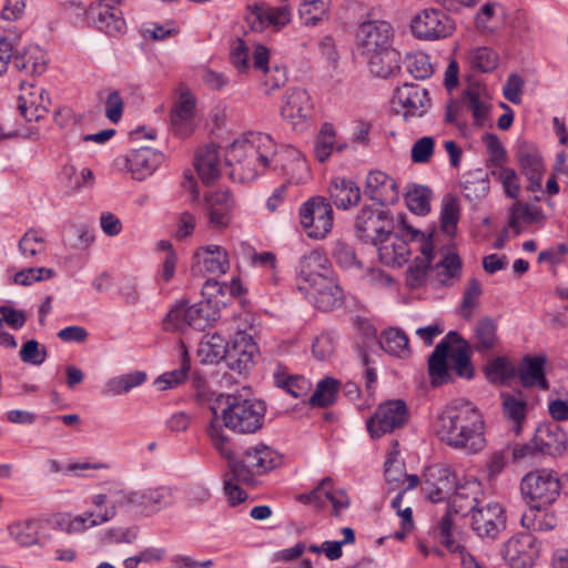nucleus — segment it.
<instances>
[{
	"instance_id": "9d476101",
	"label": "nucleus",
	"mask_w": 568,
	"mask_h": 568,
	"mask_svg": "<svg viewBox=\"0 0 568 568\" xmlns=\"http://www.w3.org/2000/svg\"><path fill=\"white\" fill-rule=\"evenodd\" d=\"M408 420V410L404 400H386L377 407L375 414L367 419L366 426L373 438L402 428Z\"/></svg>"
},
{
	"instance_id": "a19ab883",
	"label": "nucleus",
	"mask_w": 568,
	"mask_h": 568,
	"mask_svg": "<svg viewBox=\"0 0 568 568\" xmlns=\"http://www.w3.org/2000/svg\"><path fill=\"white\" fill-rule=\"evenodd\" d=\"M450 362L454 372L463 378L470 379L474 376V366L470 361L473 352L470 344L462 337V341L453 345Z\"/></svg>"
},
{
	"instance_id": "f704fd0d",
	"label": "nucleus",
	"mask_w": 568,
	"mask_h": 568,
	"mask_svg": "<svg viewBox=\"0 0 568 568\" xmlns=\"http://www.w3.org/2000/svg\"><path fill=\"white\" fill-rule=\"evenodd\" d=\"M278 154L282 156V162L277 163V169L287 174L291 182L298 184L308 179V164L297 150L286 148L278 151Z\"/></svg>"
},
{
	"instance_id": "cd10ccee",
	"label": "nucleus",
	"mask_w": 568,
	"mask_h": 568,
	"mask_svg": "<svg viewBox=\"0 0 568 568\" xmlns=\"http://www.w3.org/2000/svg\"><path fill=\"white\" fill-rule=\"evenodd\" d=\"M206 210L212 226L223 229L231 222V212L234 209V200L229 191H216L206 195Z\"/></svg>"
},
{
	"instance_id": "49530a36",
	"label": "nucleus",
	"mask_w": 568,
	"mask_h": 568,
	"mask_svg": "<svg viewBox=\"0 0 568 568\" xmlns=\"http://www.w3.org/2000/svg\"><path fill=\"white\" fill-rule=\"evenodd\" d=\"M145 373L136 371L111 378L105 385V392L110 395H120L130 392L144 383Z\"/></svg>"
},
{
	"instance_id": "c9c22d12",
	"label": "nucleus",
	"mask_w": 568,
	"mask_h": 568,
	"mask_svg": "<svg viewBox=\"0 0 568 568\" xmlns=\"http://www.w3.org/2000/svg\"><path fill=\"white\" fill-rule=\"evenodd\" d=\"M329 197L341 209L356 205L361 200V190L355 182L346 179H335L329 189Z\"/></svg>"
},
{
	"instance_id": "37998d69",
	"label": "nucleus",
	"mask_w": 568,
	"mask_h": 568,
	"mask_svg": "<svg viewBox=\"0 0 568 568\" xmlns=\"http://www.w3.org/2000/svg\"><path fill=\"white\" fill-rule=\"evenodd\" d=\"M344 298V292L336 278L322 274V312H331L342 307Z\"/></svg>"
},
{
	"instance_id": "e2e57ef3",
	"label": "nucleus",
	"mask_w": 568,
	"mask_h": 568,
	"mask_svg": "<svg viewBox=\"0 0 568 568\" xmlns=\"http://www.w3.org/2000/svg\"><path fill=\"white\" fill-rule=\"evenodd\" d=\"M398 219H399V224L402 226V230L406 232L404 234V236H409L410 240H418V239H420V241H422L420 252L423 254V257H417L416 260H418V261H427V264L432 265L433 244L428 240L425 239V235L422 232H419L418 230L412 227L410 225H408L406 223V217H405L404 214H400L398 216Z\"/></svg>"
},
{
	"instance_id": "dca6fc26",
	"label": "nucleus",
	"mask_w": 568,
	"mask_h": 568,
	"mask_svg": "<svg viewBox=\"0 0 568 568\" xmlns=\"http://www.w3.org/2000/svg\"><path fill=\"white\" fill-rule=\"evenodd\" d=\"M501 555L511 568H531L539 557V544L531 534H519L504 544Z\"/></svg>"
},
{
	"instance_id": "c03bdc74",
	"label": "nucleus",
	"mask_w": 568,
	"mask_h": 568,
	"mask_svg": "<svg viewBox=\"0 0 568 568\" xmlns=\"http://www.w3.org/2000/svg\"><path fill=\"white\" fill-rule=\"evenodd\" d=\"M542 219L544 214L539 207L530 209L521 202H516L511 210L509 227L515 230L516 235H519L523 224L537 223Z\"/></svg>"
},
{
	"instance_id": "13d9d810",
	"label": "nucleus",
	"mask_w": 568,
	"mask_h": 568,
	"mask_svg": "<svg viewBox=\"0 0 568 568\" xmlns=\"http://www.w3.org/2000/svg\"><path fill=\"white\" fill-rule=\"evenodd\" d=\"M19 355L23 363L41 365L48 356V351L38 341L29 339L22 345Z\"/></svg>"
},
{
	"instance_id": "393cba45",
	"label": "nucleus",
	"mask_w": 568,
	"mask_h": 568,
	"mask_svg": "<svg viewBox=\"0 0 568 568\" xmlns=\"http://www.w3.org/2000/svg\"><path fill=\"white\" fill-rule=\"evenodd\" d=\"M281 114L297 129L302 121L313 115V103L310 94L303 89H293L286 92L281 108Z\"/></svg>"
},
{
	"instance_id": "f03ea898",
	"label": "nucleus",
	"mask_w": 568,
	"mask_h": 568,
	"mask_svg": "<svg viewBox=\"0 0 568 568\" xmlns=\"http://www.w3.org/2000/svg\"><path fill=\"white\" fill-rule=\"evenodd\" d=\"M437 433L448 446L468 453H478L486 445L483 416L466 400L455 402L444 409Z\"/></svg>"
},
{
	"instance_id": "bb28decb",
	"label": "nucleus",
	"mask_w": 568,
	"mask_h": 568,
	"mask_svg": "<svg viewBox=\"0 0 568 568\" xmlns=\"http://www.w3.org/2000/svg\"><path fill=\"white\" fill-rule=\"evenodd\" d=\"M163 159L164 155L161 152L143 146L128 154L126 164L133 178L143 181L156 170Z\"/></svg>"
},
{
	"instance_id": "338daca9",
	"label": "nucleus",
	"mask_w": 568,
	"mask_h": 568,
	"mask_svg": "<svg viewBox=\"0 0 568 568\" xmlns=\"http://www.w3.org/2000/svg\"><path fill=\"white\" fill-rule=\"evenodd\" d=\"M459 220V205L456 199H448L442 210L440 224L446 234H453Z\"/></svg>"
},
{
	"instance_id": "c756f323",
	"label": "nucleus",
	"mask_w": 568,
	"mask_h": 568,
	"mask_svg": "<svg viewBox=\"0 0 568 568\" xmlns=\"http://www.w3.org/2000/svg\"><path fill=\"white\" fill-rule=\"evenodd\" d=\"M194 166L203 183L215 182L221 174V158L217 146L209 144L199 148L194 158Z\"/></svg>"
},
{
	"instance_id": "4c0bfd02",
	"label": "nucleus",
	"mask_w": 568,
	"mask_h": 568,
	"mask_svg": "<svg viewBox=\"0 0 568 568\" xmlns=\"http://www.w3.org/2000/svg\"><path fill=\"white\" fill-rule=\"evenodd\" d=\"M227 344L220 334L205 335L199 344L197 355L202 363L213 364L226 359Z\"/></svg>"
},
{
	"instance_id": "0e129e2a",
	"label": "nucleus",
	"mask_w": 568,
	"mask_h": 568,
	"mask_svg": "<svg viewBox=\"0 0 568 568\" xmlns=\"http://www.w3.org/2000/svg\"><path fill=\"white\" fill-rule=\"evenodd\" d=\"M101 514L102 513L94 515L92 511H85L82 515L75 516L73 518H62L58 524L67 534H80L83 532L88 527H92V520L99 519V515Z\"/></svg>"
},
{
	"instance_id": "3c124183",
	"label": "nucleus",
	"mask_w": 568,
	"mask_h": 568,
	"mask_svg": "<svg viewBox=\"0 0 568 568\" xmlns=\"http://www.w3.org/2000/svg\"><path fill=\"white\" fill-rule=\"evenodd\" d=\"M187 302H178L168 313L163 320V328L168 332H181L183 333L190 327L189 318L186 317Z\"/></svg>"
},
{
	"instance_id": "aec40b11",
	"label": "nucleus",
	"mask_w": 568,
	"mask_h": 568,
	"mask_svg": "<svg viewBox=\"0 0 568 568\" xmlns=\"http://www.w3.org/2000/svg\"><path fill=\"white\" fill-rule=\"evenodd\" d=\"M50 99L43 88L22 81L20 84L18 110L27 121H39L48 113Z\"/></svg>"
},
{
	"instance_id": "0eeeda50",
	"label": "nucleus",
	"mask_w": 568,
	"mask_h": 568,
	"mask_svg": "<svg viewBox=\"0 0 568 568\" xmlns=\"http://www.w3.org/2000/svg\"><path fill=\"white\" fill-rule=\"evenodd\" d=\"M564 489V479L549 468H539L527 473L520 483V491L524 499L534 509L545 508L560 495Z\"/></svg>"
},
{
	"instance_id": "f257e3e1",
	"label": "nucleus",
	"mask_w": 568,
	"mask_h": 568,
	"mask_svg": "<svg viewBox=\"0 0 568 568\" xmlns=\"http://www.w3.org/2000/svg\"><path fill=\"white\" fill-rule=\"evenodd\" d=\"M281 158L273 139L261 132L235 140L225 152L230 178L240 183L255 180L266 169L277 170Z\"/></svg>"
},
{
	"instance_id": "b1692460",
	"label": "nucleus",
	"mask_w": 568,
	"mask_h": 568,
	"mask_svg": "<svg viewBox=\"0 0 568 568\" xmlns=\"http://www.w3.org/2000/svg\"><path fill=\"white\" fill-rule=\"evenodd\" d=\"M320 277V252L311 251L302 256L298 272L297 288L313 304L318 302L320 288L317 282Z\"/></svg>"
},
{
	"instance_id": "774afa93",
	"label": "nucleus",
	"mask_w": 568,
	"mask_h": 568,
	"mask_svg": "<svg viewBox=\"0 0 568 568\" xmlns=\"http://www.w3.org/2000/svg\"><path fill=\"white\" fill-rule=\"evenodd\" d=\"M435 140L432 136L418 139L412 146L410 158L413 163H428L434 154Z\"/></svg>"
},
{
	"instance_id": "473e14b6",
	"label": "nucleus",
	"mask_w": 568,
	"mask_h": 568,
	"mask_svg": "<svg viewBox=\"0 0 568 568\" xmlns=\"http://www.w3.org/2000/svg\"><path fill=\"white\" fill-rule=\"evenodd\" d=\"M12 58L13 68L27 75H41L47 70L45 54L38 45L23 48Z\"/></svg>"
},
{
	"instance_id": "4468645a",
	"label": "nucleus",
	"mask_w": 568,
	"mask_h": 568,
	"mask_svg": "<svg viewBox=\"0 0 568 568\" xmlns=\"http://www.w3.org/2000/svg\"><path fill=\"white\" fill-rule=\"evenodd\" d=\"M471 515V529L483 540L494 541L506 529V515L498 503L478 507Z\"/></svg>"
},
{
	"instance_id": "2eb2a0df",
	"label": "nucleus",
	"mask_w": 568,
	"mask_h": 568,
	"mask_svg": "<svg viewBox=\"0 0 568 568\" xmlns=\"http://www.w3.org/2000/svg\"><path fill=\"white\" fill-rule=\"evenodd\" d=\"M457 480L458 476L450 468L432 465L423 474L422 490L428 500L439 503L450 498Z\"/></svg>"
},
{
	"instance_id": "603ef678",
	"label": "nucleus",
	"mask_w": 568,
	"mask_h": 568,
	"mask_svg": "<svg viewBox=\"0 0 568 568\" xmlns=\"http://www.w3.org/2000/svg\"><path fill=\"white\" fill-rule=\"evenodd\" d=\"M469 61L474 69L481 72H490L498 65V54L487 47L476 48L469 54Z\"/></svg>"
},
{
	"instance_id": "bf43d9fd",
	"label": "nucleus",
	"mask_w": 568,
	"mask_h": 568,
	"mask_svg": "<svg viewBox=\"0 0 568 568\" xmlns=\"http://www.w3.org/2000/svg\"><path fill=\"white\" fill-rule=\"evenodd\" d=\"M329 255L336 264L344 268H349L357 263L353 248L341 240H336L331 244Z\"/></svg>"
},
{
	"instance_id": "a18cd8bd",
	"label": "nucleus",
	"mask_w": 568,
	"mask_h": 568,
	"mask_svg": "<svg viewBox=\"0 0 568 568\" xmlns=\"http://www.w3.org/2000/svg\"><path fill=\"white\" fill-rule=\"evenodd\" d=\"M320 209V196L315 195L303 202L298 209V221L301 227L310 239L317 240L320 232L314 226L315 212Z\"/></svg>"
},
{
	"instance_id": "2f4dec72",
	"label": "nucleus",
	"mask_w": 568,
	"mask_h": 568,
	"mask_svg": "<svg viewBox=\"0 0 568 568\" xmlns=\"http://www.w3.org/2000/svg\"><path fill=\"white\" fill-rule=\"evenodd\" d=\"M372 74L386 79L399 70L400 54L392 47L363 58Z\"/></svg>"
},
{
	"instance_id": "ea45409f",
	"label": "nucleus",
	"mask_w": 568,
	"mask_h": 568,
	"mask_svg": "<svg viewBox=\"0 0 568 568\" xmlns=\"http://www.w3.org/2000/svg\"><path fill=\"white\" fill-rule=\"evenodd\" d=\"M381 347L388 354L405 358L409 356L408 337L404 331L389 327L382 333Z\"/></svg>"
},
{
	"instance_id": "4d7b16f0",
	"label": "nucleus",
	"mask_w": 568,
	"mask_h": 568,
	"mask_svg": "<svg viewBox=\"0 0 568 568\" xmlns=\"http://www.w3.org/2000/svg\"><path fill=\"white\" fill-rule=\"evenodd\" d=\"M44 240L34 230L27 231L19 241V251L24 257H33L44 251Z\"/></svg>"
},
{
	"instance_id": "09e8293b",
	"label": "nucleus",
	"mask_w": 568,
	"mask_h": 568,
	"mask_svg": "<svg viewBox=\"0 0 568 568\" xmlns=\"http://www.w3.org/2000/svg\"><path fill=\"white\" fill-rule=\"evenodd\" d=\"M430 190L427 186L414 185L405 195L409 211L418 215H425L430 211Z\"/></svg>"
},
{
	"instance_id": "f8f14e48",
	"label": "nucleus",
	"mask_w": 568,
	"mask_h": 568,
	"mask_svg": "<svg viewBox=\"0 0 568 568\" xmlns=\"http://www.w3.org/2000/svg\"><path fill=\"white\" fill-rule=\"evenodd\" d=\"M392 103L397 114H400L405 121H410L426 114L432 100L426 89L418 84L405 83L396 90Z\"/></svg>"
},
{
	"instance_id": "ddd939ff",
	"label": "nucleus",
	"mask_w": 568,
	"mask_h": 568,
	"mask_svg": "<svg viewBox=\"0 0 568 568\" xmlns=\"http://www.w3.org/2000/svg\"><path fill=\"white\" fill-rule=\"evenodd\" d=\"M393 28L386 21L362 22L356 31V51L364 58L392 47Z\"/></svg>"
},
{
	"instance_id": "9b49d317",
	"label": "nucleus",
	"mask_w": 568,
	"mask_h": 568,
	"mask_svg": "<svg viewBox=\"0 0 568 568\" xmlns=\"http://www.w3.org/2000/svg\"><path fill=\"white\" fill-rule=\"evenodd\" d=\"M413 34L422 40H439L453 34L454 20L438 9H425L412 20Z\"/></svg>"
},
{
	"instance_id": "5701e85b",
	"label": "nucleus",
	"mask_w": 568,
	"mask_h": 568,
	"mask_svg": "<svg viewBox=\"0 0 568 568\" xmlns=\"http://www.w3.org/2000/svg\"><path fill=\"white\" fill-rule=\"evenodd\" d=\"M364 193L382 205L394 204L398 201L397 182L382 171H371L366 178Z\"/></svg>"
},
{
	"instance_id": "8fccbe9b",
	"label": "nucleus",
	"mask_w": 568,
	"mask_h": 568,
	"mask_svg": "<svg viewBox=\"0 0 568 568\" xmlns=\"http://www.w3.org/2000/svg\"><path fill=\"white\" fill-rule=\"evenodd\" d=\"M10 536L21 546L28 547L38 542V526L34 520L17 521L8 527Z\"/></svg>"
},
{
	"instance_id": "c85d7f7f",
	"label": "nucleus",
	"mask_w": 568,
	"mask_h": 568,
	"mask_svg": "<svg viewBox=\"0 0 568 568\" xmlns=\"http://www.w3.org/2000/svg\"><path fill=\"white\" fill-rule=\"evenodd\" d=\"M460 106L471 112L473 124L479 128L485 125L491 109L485 99L484 89L478 83L470 84L464 90Z\"/></svg>"
},
{
	"instance_id": "5fc2aeb1",
	"label": "nucleus",
	"mask_w": 568,
	"mask_h": 568,
	"mask_svg": "<svg viewBox=\"0 0 568 568\" xmlns=\"http://www.w3.org/2000/svg\"><path fill=\"white\" fill-rule=\"evenodd\" d=\"M483 142L489 153L488 168L491 170H496L500 166H504V163L506 162L507 159L506 150L503 146L499 139L497 138V135L493 133H486L483 135Z\"/></svg>"
},
{
	"instance_id": "a878e982",
	"label": "nucleus",
	"mask_w": 568,
	"mask_h": 568,
	"mask_svg": "<svg viewBox=\"0 0 568 568\" xmlns=\"http://www.w3.org/2000/svg\"><path fill=\"white\" fill-rule=\"evenodd\" d=\"M516 158L523 174L529 180V189H540L544 163L538 149L534 144L523 142L517 146Z\"/></svg>"
},
{
	"instance_id": "6e6d98bb",
	"label": "nucleus",
	"mask_w": 568,
	"mask_h": 568,
	"mask_svg": "<svg viewBox=\"0 0 568 568\" xmlns=\"http://www.w3.org/2000/svg\"><path fill=\"white\" fill-rule=\"evenodd\" d=\"M481 284L477 278H470L462 301V316L465 320H470L473 310L478 305L481 295Z\"/></svg>"
},
{
	"instance_id": "72a5a7b5",
	"label": "nucleus",
	"mask_w": 568,
	"mask_h": 568,
	"mask_svg": "<svg viewBox=\"0 0 568 568\" xmlns=\"http://www.w3.org/2000/svg\"><path fill=\"white\" fill-rule=\"evenodd\" d=\"M498 342L497 322L487 316L480 318L474 328L471 349L486 355L497 347Z\"/></svg>"
},
{
	"instance_id": "6ab92c4d",
	"label": "nucleus",
	"mask_w": 568,
	"mask_h": 568,
	"mask_svg": "<svg viewBox=\"0 0 568 568\" xmlns=\"http://www.w3.org/2000/svg\"><path fill=\"white\" fill-rule=\"evenodd\" d=\"M257 354L258 347L253 337L240 331L234 335L231 345L227 344V366L241 374L252 367Z\"/></svg>"
},
{
	"instance_id": "1a4fd4ad",
	"label": "nucleus",
	"mask_w": 568,
	"mask_h": 568,
	"mask_svg": "<svg viewBox=\"0 0 568 568\" xmlns=\"http://www.w3.org/2000/svg\"><path fill=\"white\" fill-rule=\"evenodd\" d=\"M567 447V435L557 423L541 424L537 427L530 444L514 448L515 458H524L539 452L551 456L561 455Z\"/></svg>"
},
{
	"instance_id": "69168bd1",
	"label": "nucleus",
	"mask_w": 568,
	"mask_h": 568,
	"mask_svg": "<svg viewBox=\"0 0 568 568\" xmlns=\"http://www.w3.org/2000/svg\"><path fill=\"white\" fill-rule=\"evenodd\" d=\"M503 397L505 415L517 425H520L526 416L527 402L509 394L503 395Z\"/></svg>"
},
{
	"instance_id": "79ce46f5",
	"label": "nucleus",
	"mask_w": 568,
	"mask_h": 568,
	"mask_svg": "<svg viewBox=\"0 0 568 568\" xmlns=\"http://www.w3.org/2000/svg\"><path fill=\"white\" fill-rule=\"evenodd\" d=\"M273 376L274 384L295 398L305 396L311 388V384L307 379L303 376L290 375L282 366H277Z\"/></svg>"
},
{
	"instance_id": "f3484780",
	"label": "nucleus",
	"mask_w": 568,
	"mask_h": 568,
	"mask_svg": "<svg viewBox=\"0 0 568 568\" xmlns=\"http://www.w3.org/2000/svg\"><path fill=\"white\" fill-rule=\"evenodd\" d=\"M175 92L178 99L171 111V125L175 134L187 136L194 128L195 98L184 83H180Z\"/></svg>"
},
{
	"instance_id": "e433bc0d",
	"label": "nucleus",
	"mask_w": 568,
	"mask_h": 568,
	"mask_svg": "<svg viewBox=\"0 0 568 568\" xmlns=\"http://www.w3.org/2000/svg\"><path fill=\"white\" fill-rule=\"evenodd\" d=\"M381 261L387 265H402L409 255L408 244L405 239L392 233L388 242H383L376 246Z\"/></svg>"
},
{
	"instance_id": "a211bd4d",
	"label": "nucleus",
	"mask_w": 568,
	"mask_h": 568,
	"mask_svg": "<svg viewBox=\"0 0 568 568\" xmlns=\"http://www.w3.org/2000/svg\"><path fill=\"white\" fill-rule=\"evenodd\" d=\"M94 26L110 36H119L125 31V21L118 0H99L90 8Z\"/></svg>"
},
{
	"instance_id": "7c9ffc66",
	"label": "nucleus",
	"mask_w": 568,
	"mask_h": 568,
	"mask_svg": "<svg viewBox=\"0 0 568 568\" xmlns=\"http://www.w3.org/2000/svg\"><path fill=\"white\" fill-rule=\"evenodd\" d=\"M546 358L542 356H525L517 368L519 383L524 387H537L541 390L549 388L548 382L545 376Z\"/></svg>"
},
{
	"instance_id": "39448f33",
	"label": "nucleus",
	"mask_w": 568,
	"mask_h": 568,
	"mask_svg": "<svg viewBox=\"0 0 568 568\" xmlns=\"http://www.w3.org/2000/svg\"><path fill=\"white\" fill-rule=\"evenodd\" d=\"M481 494V485L476 479H459L456 481L449 499L447 513L438 524V534L442 544L450 552H460L463 546L453 536L454 523L450 510L463 516L474 513L479 506L478 496Z\"/></svg>"
},
{
	"instance_id": "052dcab7",
	"label": "nucleus",
	"mask_w": 568,
	"mask_h": 568,
	"mask_svg": "<svg viewBox=\"0 0 568 568\" xmlns=\"http://www.w3.org/2000/svg\"><path fill=\"white\" fill-rule=\"evenodd\" d=\"M491 175L497 178L503 184L505 193L510 199H517L519 194V183L515 170L510 168L500 166L490 171Z\"/></svg>"
},
{
	"instance_id": "423d86ee",
	"label": "nucleus",
	"mask_w": 568,
	"mask_h": 568,
	"mask_svg": "<svg viewBox=\"0 0 568 568\" xmlns=\"http://www.w3.org/2000/svg\"><path fill=\"white\" fill-rule=\"evenodd\" d=\"M111 507L105 508L99 519H93L91 526H98L110 521L116 515L118 507H132L142 513L151 514L170 505L172 490L169 487L161 486L156 488H144L138 490H118L113 494Z\"/></svg>"
},
{
	"instance_id": "de8ad7c7",
	"label": "nucleus",
	"mask_w": 568,
	"mask_h": 568,
	"mask_svg": "<svg viewBox=\"0 0 568 568\" xmlns=\"http://www.w3.org/2000/svg\"><path fill=\"white\" fill-rule=\"evenodd\" d=\"M189 371L190 359L187 356V352L184 349L182 353L181 366L171 372L163 373L155 379L154 384L160 390L174 388L186 379Z\"/></svg>"
},
{
	"instance_id": "7ed1b4c3",
	"label": "nucleus",
	"mask_w": 568,
	"mask_h": 568,
	"mask_svg": "<svg viewBox=\"0 0 568 568\" xmlns=\"http://www.w3.org/2000/svg\"><path fill=\"white\" fill-rule=\"evenodd\" d=\"M213 420L207 433L213 425L222 433L224 426L234 433L253 434L262 428L265 405L261 400L252 399L245 388L235 394H220L215 404L211 406Z\"/></svg>"
},
{
	"instance_id": "4be33fe9",
	"label": "nucleus",
	"mask_w": 568,
	"mask_h": 568,
	"mask_svg": "<svg viewBox=\"0 0 568 568\" xmlns=\"http://www.w3.org/2000/svg\"><path fill=\"white\" fill-rule=\"evenodd\" d=\"M459 341H462V336L457 332L450 331L436 345L428 358V372L433 385L437 386L449 382L450 375L448 373L447 357L453 345Z\"/></svg>"
},
{
	"instance_id": "58836bf2",
	"label": "nucleus",
	"mask_w": 568,
	"mask_h": 568,
	"mask_svg": "<svg viewBox=\"0 0 568 568\" xmlns=\"http://www.w3.org/2000/svg\"><path fill=\"white\" fill-rule=\"evenodd\" d=\"M486 378L493 384H506L517 374V367L507 356H496L484 367Z\"/></svg>"
},
{
	"instance_id": "864d4df0",
	"label": "nucleus",
	"mask_w": 568,
	"mask_h": 568,
	"mask_svg": "<svg viewBox=\"0 0 568 568\" xmlns=\"http://www.w3.org/2000/svg\"><path fill=\"white\" fill-rule=\"evenodd\" d=\"M245 22L254 32H262L270 27V16L265 2L248 4L246 8Z\"/></svg>"
},
{
	"instance_id": "20e7f679",
	"label": "nucleus",
	"mask_w": 568,
	"mask_h": 568,
	"mask_svg": "<svg viewBox=\"0 0 568 568\" xmlns=\"http://www.w3.org/2000/svg\"><path fill=\"white\" fill-rule=\"evenodd\" d=\"M210 437L215 449L227 460L233 477L236 480L243 481V484L253 485L255 475L266 474L282 462L281 455L263 443L247 447L243 453V457L237 458L230 446L227 437L215 425L210 430Z\"/></svg>"
},
{
	"instance_id": "680f3d73",
	"label": "nucleus",
	"mask_w": 568,
	"mask_h": 568,
	"mask_svg": "<svg viewBox=\"0 0 568 568\" xmlns=\"http://www.w3.org/2000/svg\"><path fill=\"white\" fill-rule=\"evenodd\" d=\"M409 73L418 80L427 79L433 73V65L426 53L418 52L407 58Z\"/></svg>"
},
{
	"instance_id": "412c9836",
	"label": "nucleus",
	"mask_w": 568,
	"mask_h": 568,
	"mask_svg": "<svg viewBox=\"0 0 568 568\" xmlns=\"http://www.w3.org/2000/svg\"><path fill=\"white\" fill-rule=\"evenodd\" d=\"M230 267L226 251L219 245H206L197 248L193 255L192 272L197 275L225 274Z\"/></svg>"
},
{
	"instance_id": "6e6552de",
	"label": "nucleus",
	"mask_w": 568,
	"mask_h": 568,
	"mask_svg": "<svg viewBox=\"0 0 568 568\" xmlns=\"http://www.w3.org/2000/svg\"><path fill=\"white\" fill-rule=\"evenodd\" d=\"M394 230L395 220L389 210L364 206L355 220L357 239L374 246L388 242Z\"/></svg>"
}]
</instances>
